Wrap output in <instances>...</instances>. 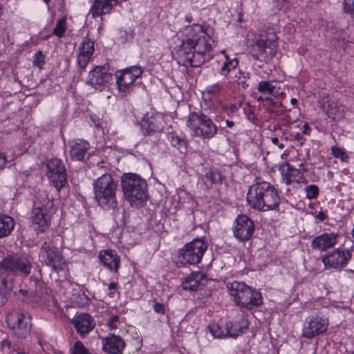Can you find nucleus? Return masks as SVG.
I'll use <instances>...</instances> for the list:
<instances>
[{"mask_svg":"<svg viewBox=\"0 0 354 354\" xmlns=\"http://www.w3.org/2000/svg\"><path fill=\"white\" fill-rule=\"evenodd\" d=\"M47 176L52 185L59 191L67 182L64 165L57 158H53L47 164Z\"/></svg>","mask_w":354,"mask_h":354,"instance_id":"nucleus-11","label":"nucleus"},{"mask_svg":"<svg viewBox=\"0 0 354 354\" xmlns=\"http://www.w3.org/2000/svg\"><path fill=\"white\" fill-rule=\"evenodd\" d=\"M47 5H48L50 0H43Z\"/></svg>","mask_w":354,"mask_h":354,"instance_id":"nucleus-63","label":"nucleus"},{"mask_svg":"<svg viewBox=\"0 0 354 354\" xmlns=\"http://www.w3.org/2000/svg\"><path fill=\"white\" fill-rule=\"evenodd\" d=\"M344 11L349 15L354 14V0H344Z\"/></svg>","mask_w":354,"mask_h":354,"instance_id":"nucleus-42","label":"nucleus"},{"mask_svg":"<svg viewBox=\"0 0 354 354\" xmlns=\"http://www.w3.org/2000/svg\"><path fill=\"white\" fill-rule=\"evenodd\" d=\"M267 100L268 102H270L271 104H274V102L273 100H272V98L268 95H266L265 97H263V96H260L258 97V100L259 101H263V100Z\"/></svg>","mask_w":354,"mask_h":354,"instance_id":"nucleus-49","label":"nucleus"},{"mask_svg":"<svg viewBox=\"0 0 354 354\" xmlns=\"http://www.w3.org/2000/svg\"><path fill=\"white\" fill-rule=\"evenodd\" d=\"M93 51L94 42L88 37H85L80 45V53L77 56V64L81 68H84L86 66L91 60Z\"/></svg>","mask_w":354,"mask_h":354,"instance_id":"nucleus-19","label":"nucleus"},{"mask_svg":"<svg viewBox=\"0 0 354 354\" xmlns=\"http://www.w3.org/2000/svg\"><path fill=\"white\" fill-rule=\"evenodd\" d=\"M65 21L64 19H59L57 22L55 27L53 29V33L58 36L59 37H62L64 32L66 30L65 28Z\"/></svg>","mask_w":354,"mask_h":354,"instance_id":"nucleus-40","label":"nucleus"},{"mask_svg":"<svg viewBox=\"0 0 354 354\" xmlns=\"http://www.w3.org/2000/svg\"><path fill=\"white\" fill-rule=\"evenodd\" d=\"M11 354H24V353H20V352H19L17 351L14 350V351H12Z\"/></svg>","mask_w":354,"mask_h":354,"instance_id":"nucleus-58","label":"nucleus"},{"mask_svg":"<svg viewBox=\"0 0 354 354\" xmlns=\"http://www.w3.org/2000/svg\"><path fill=\"white\" fill-rule=\"evenodd\" d=\"M34 66H37L39 68H42L45 64V55L41 50H38L33 60Z\"/></svg>","mask_w":354,"mask_h":354,"instance_id":"nucleus-38","label":"nucleus"},{"mask_svg":"<svg viewBox=\"0 0 354 354\" xmlns=\"http://www.w3.org/2000/svg\"><path fill=\"white\" fill-rule=\"evenodd\" d=\"M205 281L204 274L201 272H193L184 279L182 287L186 290L196 291L204 286Z\"/></svg>","mask_w":354,"mask_h":354,"instance_id":"nucleus-22","label":"nucleus"},{"mask_svg":"<svg viewBox=\"0 0 354 354\" xmlns=\"http://www.w3.org/2000/svg\"><path fill=\"white\" fill-rule=\"evenodd\" d=\"M32 263L26 256L8 254L0 261V277L10 279L15 276H28L32 270Z\"/></svg>","mask_w":354,"mask_h":354,"instance_id":"nucleus-6","label":"nucleus"},{"mask_svg":"<svg viewBox=\"0 0 354 354\" xmlns=\"http://www.w3.org/2000/svg\"><path fill=\"white\" fill-rule=\"evenodd\" d=\"M19 292L21 293V295H25L26 293V291L24 290H20Z\"/></svg>","mask_w":354,"mask_h":354,"instance_id":"nucleus-61","label":"nucleus"},{"mask_svg":"<svg viewBox=\"0 0 354 354\" xmlns=\"http://www.w3.org/2000/svg\"><path fill=\"white\" fill-rule=\"evenodd\" d=\"M252 57L257 60L268 61L276 54L278 48L277 36L274 30L268 28L256 35L250 44Z\"/></svg>","mask_w":354,"mask_h":354,"instance_id":"nucleus-4","label":"nucleus"},{"mask_svg":"<svg viewBox=\"0 0 354 354\" xmlns=\"http://www.w3.org/2000/svg\"><path fill=\"white\" fill-rule=\"evenodd\" d=\"M227 289L237 305L243 307L244 304H247L246 301H248V296L252 288L243 282L234 281L227 285Z\"/></svg>","mask_w":354,"mask_h":354,"instance_id":"nucleus-16","label":"nucleus"},{"mask_svg":"<svg viewBox=\"0 0 354 354\" xmlns=\"http://www.w3.org/2000/svg\"><path fill=\"white\" fill-rule=\"evenodd\" d=\"M124 196L131 206L142 207L148 198L147 184L136 174H126L121 179Z\"/></svg>","mask_w":354,"mask_h":354,"instance_id":"nucleus-3","label":"nucleus"},{"mask_svg":"<svg viewBox=\"0 0 354 354\" xmlns=\"http://www.w3.org/2000/svg\"><path fill=\"white\" fill-rule=\"evenodd\" d=\"M290 102H291V103H292V104H295L297 103V99H295V98H292V99H291V100H290Z\"/></svg>","mask_w":354,"mask_h":354,"instance_id":"nucleus-59","label":"nucleus"},{"mask_svg":"<svg viewBox=\"0 0 354 354\" xmlns=\"http://www.w3.org/2000/svg\"><path fill=\"white\" fill-rule=\"evenodd\" d=\"M331 151L332 153L335 158H340L342 161H347L348 159V155L341 148L337 147H333L331 148Z\"/></svg>","mask_w":354,"mask_h":354,"instance_id":"nucleus-39","label":"nucleus"},{"mask_svg":"<svg viewBox=\"0 0 354 354\" xmlns=\"http://www.w3.org/2000/svg\"><path fill=\"white\" fill-rule=\"evenodd\" d=\"M326 111L328 117L333 119H341L344 117V106L337 101L328 100Z\"/></svg>","mask_w":354,"mask_h":354,"instance_id":"nucleus-31","label":"nucleus"},{"mask_svg":"<svg viewBox=\"0 0 354 354\" xmlns=\"http://www.w3.org/2000/svg\"><path fill=\"white\" fill-rule=\"evenodd\" d=\"M303 127H304L303 133H305V134L308 133V131L310 129V128H309L308 124L307 123H304Z\"/></svg>","mask_w":354,"mask_h":354,"instance_id":"nucleus-52","label":"nucleus"},{"mask_svg":"<svg viewBox=\"0 0 354 354\" xmlns=\"http://www.w3.org/2000/svg\"><path fill=\"white\" fill-rule=\"evenodd\" d=\"M95 198L104 209L109 210L117 207V185L110 174H105L93 183Z\"/></svg>","mask_w":354,"mask_h":354,"instance_id":"nucleus-5","label":"nucleus"},{"mask_svg":"<svg viewBox=\"0 0 354 354\" xmlns=\"http://www.w3.org/2000/svg\"><path fill=\"white\" fill-rule=\"evenodd\" d=\"M117 288V284L115 283H111L109 285V289L110 290H114Z\"/></svg>","mask_w":354,"mask_h":354,"instance_id":"nucleus-51","label":"nucleus"},{"mask_svg":"<svg viewBox=\"0 0 354 354\" xmlns=\"http://www.w3.org/2000/svg\"><path fill=\"white\" fill-rule=\"evenodd\" d=\"M248 296L247 304H245L243 307L247 309H252L253 307L260 306L263 301L261 294L259 291L251 289L250 294Z\"/></svg>","mask_w":354,"mask_h":354,"instance_id":"nucleus-33","label":"nucleus"},{"mask_svg":"<svg viewBox=\"0 0 354 354\" xmlns=\"http://www.w3.org/2000/svg\"><path fill=\"white\" fill-rule=\"evenodd\" d=\"M284 120L287 122V123H292L294 120H292L288 114H286L285 117H284Z\"/></svg>","mask_w":354,"mask_h":354,"instance_id":"nucleus-53","label":"nucleus"},{"mask_svg":"<svg viewBox=\"0 0 354 354\" xmlns=\"http://www.w3.org/2000/svg\"><path fill=\"white\" fill-rule=\"evenodd\" d=\"M236 110H237V107L235 105L232 106L231 108H230V112L231 113H234Z\"/></svg>","mask_w":354,"mask_h":354,"instance_id":"nucleus-57","label":"nucleus"},{"mask_svg":"<svg viewBox=\"0 0 354 354\" xmlns=\"http://www.w3.org/2000/svg\"><path fill=\"white\" fill-rule=\"evenodd\" d=\"M116 77L118 89L122 92L128 91L129 87L136 80L126 68L120 72V75H116Z\"/></svg>","mask_w":354,"mask_h":354,"instance_id":"nucleus-27","label":"nucleus"},{"mask_svg":"<svg viewBox=\"0 0 354 354\" xmlns=\"http://www.w3.org/2000/svg\"><path fill=\"white\" fill-rule=\"evenodd\" d=\"M271 141L274 145L279 144V138L277 137H274V138H271Z\"/></svg>","mask_w":354,"mask_h":354,"instance_id":"nucleus-55","label":"nucleus"},{"mask_svg":"<svg viewBox=\"0 0 354 354\" xmlns=\"http://www.w3.org/2000/svg\"><path fill=\"white\" fill-rule=\"evenodd\" d=\"M248 327V322L242 316L239 322L225 324V334L227 337L236 338L242 334Z\"/></svg>","mask_w":354,"mask_h":354,"instance_id":"nucleus-24","label":"nucleus"},{"mask_svg":"<svg viewBox=\"0 0 354 354\" xmlns=\"http://www.w3.org/2000/svg\"><path fill=\"white\" fill-rule=\"evenodd\" d=\"M99 259L102 263L110 271L118 272L120 259L114 250H102L99 254Z\"/></svg>","mask_w":354,"mask_h":354,"instance_id":"nucleus-21","label":"nucleus"},{"mask_svg":"<svg viewBox=\"0 0 354 354\" xmlns=\"http://www.w3.org/2000/svg\"><path fill=\"white\" fill-rule=\"evenodd\" d=\"M113 8L111 3L105 1L104 0H94L93 3L90 9V12L93 18L100 15L108 14Z\"/></svg>","mask_w":354,"mask_h":354,"instance_id":"nucleus-26","label":"nucleus"},{"mask_svg":"<svg viewBox=\"0 0 354 354\" xmlns=\"http://www.w3.org/2000/svg\"><path fill=\"white\" fill-rule=\"evenodd\" d=\"M306 197L309 199H313L317 197L319 193V188L315 185H310L306 188Z\"/></svg>","mask_w":354,"mask_h":354,"instance_id":"nucleus-41","label":"nucleus"},{"mask_svg":"<svg viewBox=\"0 0 354 354\" xmlns=\"http://www.w3.org/2000/svg\"><path fill=\"white\" fill-rule=\"evenodd\" d=\"M288 171L291 173L297 171V169H294L292 165H288Z\"/></svg>","mask_w":354,"mask_h":354,"instance_id":"nucleus-56","label":"nucleus"},{"mask_svg":"<svg viewBox=\"0 0 354 354\" xmlns=\"http://www.w3.org/2000/svg\"><path fill=\"white\" fill-rule=\"evenodd\" d=\"M6 323L13 334L19 338L26 337L30 332V317L21 313L14 311L8 313Z\"/></svg>","mask_w":354,"mask_h":354,"instance_id":"nucleus-9","label":"nucleus"},{"mask_svg":"<svg viewBox=\"0 0 354 354\" xmlns=\"http://www.w3.org/2000/svg\"><path fill=\"white\" fill-rule=\"evenodd\" d=\"M39 255L44 260L46 266H50L52 269L58 272L65 267V260L55 248L50 243L45 241L40 249Z\"/></svg>","mask_w":354,"mask_h":354,"instance_id":"nucleus-10","label":"nucleus"},{"mask_svg":"<svg viewBox=\"0 0 354 354\" xmlns=\"http://www.w3.org/2000/svg\"><path fill=\"white\" fill-rule=\"evenodd\" d=\"M7 162L6 156L3 153L0 152V168H3Z\"/></svg>","mask_w":354,"mask_h":354,"instance_id":"nucleus-46","label":"nucleus"},{"mask_svg":"<svg viewBox=\"0 0 354 354\" xmlns=\"http://www.w3.org/2000/svg\"><path fill=\"white\" fill-rule=\"evenodd\" d=\"M185 39L182 41L178 55L183 64L198 67L209 60L214 39L210 36L211 30H205L198 24H193L185 28Z\"/></svg>","mask_w":354,"mask_h":354,"instance_id":"nucleus-1","label":"nucleus"},{"mask_svg":"<svg viewBox=\"0 0 354 354\" xmlns=\"http://www.w3.org/2000/svg\"><path fill=\"white\" fill-rule=\"evenodd\" d=\"M187 125L194 136L211 138L217 133V127L212 120L202 112L189 114Z\"/></svg>","mask_w":354,"mask_h":354,"instance_id":"nucleus-7","label":"nucleus"},{"mask_svg":"<svg viewBox=\"0 0 354 354\" xmlns=\"http://www.w3.org/2000/svg\"><path fill=\"white\" fill-rule=\"evenodd\" d=\"M144 133H151L152 132H160L162 126L158 119L155 117L145 116L141 124Z\"/></svg>","mask_w":354,"mask_h":354,"instance_id":"nucleus-28","label":"nucleus"},{"mask_svg":"<svg viewBox=\"0 0 354 354\" xmlns=\"http://www.w3.org/2000/svg\"><path fill=\"white\" fill-rule=\"evenodd\" d=\"M129 73H131V75H133L135 80H136L138 77H139L142 73V70L140 66H132L131 68H126Z\"/></svg>","mask_w":354,"mask_h":354,"instance_id":"nucleus-43","label":"nucleus"},{"mask_svg":"<svg viewBox=\"0 0 354 354\" xmlns=\"http://www.w3.org/2000/svg\"><path fill=\"white\" fill-rule=\"evenodd\" d=\"M103 350L111 354H118L125 346L124 340L119 336L111 335L103 340Z\"/></svg>","mask_w":354,"mask_h":354,"instance_id":"nucleus-23","label":"nucleus"},{"mask_svg":"<svg viewBox=\"0 0 354 354\" xmlns=\"http://www.w3.org/2000/svg\"><path fill=\"white\" fill-rule=\"evenodd\" d=\"M299 136H300V134H299V133H297V135H296V136H295V137H296V138H298L299 137Z\"/></svg>","mask_w":354,"mask_h":354,"instance_id":"nucleus-64","label":"nucleus"},{"mask_svg":"<svg viewBox=\"0 0 354 354\" xmlns=\"http://www.w3.org/2000/svg\"><path fill=\"white\" fill-rule=\"evenodd\" d=\"M89 149V143L85 140H79L72 146L70 155L73 160H82Z\"/></svg>","mask_w":354,"mask_h":354,"instance_id":"nucleus-25","label":"nucleus"},{"mask_svg":"<svg viewBox=\"0 0 354 354\" xmlns=\"http://www.w3.org/2000/svg\"><path fill=\"white\" fill-rule=\"evenodd\" d=\"M254 231L253 221L245 215L238 216L234 228V236L241 241H245L251 238Z\"/></svg>","mask_w":354,"mask_h":354,"instance_id":"nucleus-15","label":"nucleus"},{"mask_svg":"<svg viewBox=\"0 0 354 354\" xmlns=\"http://www.w3.org/2000/svg\"><path fill=\"white\" fill-rule=\"evenodd\" d=\"M207 245L201 239L187 243L180 251L179 259L183 264L196 265L201 262Z\"/></svg>","mask_w":354,"mask_h":354,"instance_id":"nucleus-8","label":"nucleus"},{"mask_svg":"<svg viewBox=\"0 0 354 354\" xmlns=\"http://www.w3.org/2000/svg\"><path fill=\"white\" fill-rule=\"evenodd\" d=\"M113 80L112 73L106 66H96L88 73L86 84L97 90H104Z\"/></svg>","mask_w":354,"mask_h":354,"instance_id":"nucleus-12","label":"nucleus"},{"mask_svg":"<svg viewBox=\"0 0 354 354\" xmlns=\"http://www.w3.org/2000/svg\"><path fill=\"white\" fill-rule=\"evenodd\" d=\"M186 21H187L188 22H190L191 21V18L189 17H186L185 18Z\"/></svg>","mask_w":354,"mask_h":354,"instance_id":"nucleus-62","label":"nucleus"},{"mask_svg":"<svg viewBox=\"0 0 354 354\" xmlns=\"http://www.w3.org/2000/svg\"><path fill=\"white\" fill-rule=\"evenodd\" d=\"M73 323L77 332L84 337L95 326L93 318L87 313H81L75 316Z\"/></svg>","mask_w":354,"mask_h":354,"instance_id":"nucleus-20","label":"nucleus"},{"mask_svg":"<svg viewBox=\"0 0 354 354\" xmlns=\"http://www.w3.org/2000/svg\"><path fill=\"white\" fill-rule=\"evenodd\" d=\"M221 89V86L218 84H215L211 86H209L206 88V91L209 93L215 94L217 93Z\"/></svg>","mask_w":354,"mask_h":354,"instance_id":"nucleus-45","label":"nucleus"},{"mask_svg":"<svg viewBox=\"0 0 354 354\" xmlns=\"http://www.w3.org/2000/svg\"><path fill=\"white\" fill-rule=\"evenodd\" d=\"M247 201L252 208L261 212L275 209L280 203L277 189L266 181L257 182L249 187Z\"/></svg>","mask_w":354,"mask_h":354,"instance_id":"nucleus-2","label":"nucleus"},{"mask_svg":"<svg viewBox=\"0 0 354 354\" xmlns=\"http://www.w3.org/2000/svg\"><path fill=\"white\" fill-rule=\"evenodd\" d=\"M238 65V60L236 59H234L231 61L226 62L223 63L221 68V74L227 77L230 73L232 69H235V68Z\"/></svg>","mask_w":354,"mask_h":354,"instance_id":"nucleus-37","label":"nucleus"},{"mask_svg":"<svg viewBox=\"0 0 354 354\" xmlns=\"http://www.w3.org/2000/svg\"><path fill=\"white\" fill-rule=\"evenodd\" d=\"M278 146H279V147L281 149H283V148H284V145H283V143H281V144H279H279H278Z\"/></svg>","mask_w":354,"mask_h":354,"instance_id":"nucleus-60","label":"nucleus"},{"mask_svg":"<svg viewBox=\"0 0 354 354\" xmlns=\"http://www.w3.org/2000/svg\"><path fill=\"white\" fill-rule=\"evenodd\" d=\"M276 3V7H277L279 9H281L286 1V0H273Z\"/></svg>","mask_w":354,"mask_h":354,"instance_id":"nucleus-47","label":"nucleus"},{"mask_svg":"<svg viewBox=\"0 0 354 354\" xmlns=\"http://www.w3.org/2000/svg\"><path fill=\"white\" fill-rule=\"evenodd\" d=\"M224 176L222 175L220 171L217 169H211L207 171L203 177H202V180L204 183H207L209 182V185H207V187H209L214 183H221Z\"/></svg>","mask_w":354,"mask_h":354,"instance_id":"nucleus-32","label":"nucleus"},{"mask_svg":"<svg viewBox=\"0 0 354 354\" xmlns=\"http://www.w3.org/2000/svg\"><path fill=\"white\" fill-rule=\"evenodd\" d=\"M1 345H2L3 347H6V346L8 348H10L11 347L12 343L8 339H4L1 342Z\"/></svg>","mask_w":354,"mask_h":354,"instance_id":"nucleus-50","label":"nucleus"},{"mask_svg":"<svg viewBox=\"0 0 354 354\" xmlns=\"http://www.w3.org/2000/svg\"><path fill=\"white\" fill-rule=\"evenodd\" d=\"M32 223L35 225V230L43 232L50 225V215L43 207L34 208L32 212Z\"/></svg>","mask_w":354,"mask_h":354,"instance_id":"nucleus-17","label":"nucleus"},{"mask_svg":"<svg viewBox=\"0 0 354 354\" xmlns=\"http://www.w3.org/2000/svg\"><path fill=\"white\" fill-rule=\"evenodd\" d=\"M351 257L348 250L336 249L328 252L322 258V262L327 268L341 269L345 266Z\"/></svg>","mask_w":354,"mask_h":354,"instance_id":"nucleus-13","label":"nucleus"},{"mask_svg":"<svg viewBox=\"0 0 354 354\" xmlns=\"http://www.w3.org/2000/svg\"><path fill=\"white\" fill-rule=\"evenodd\" d=\"M275 88V86L269 81H261L257 86V90L259 93L269 97L273 95Z\"/></svg>","mask_w":354,"mask_h":354,"instance_id":"nucleus-35","label":"nucleus"},{"mask_svg":"<svg viewBox=\"0 0 354 354\" xmlns=\"http://www.w3.org/2000/svg\"><path fill=\"white\" fill-rule=\"evenodd\" d=\"M15 227L14 219L8 215H0V239L8 236Z\"/></svg>","mask_w":354,"mask_h":354,"instance_id":"nucleus-30","label":"nucleus"},{"mask_svg":"<svg viewBox=\"0 0 354 354\" xmlns=\"http://www.w3.org/2000/svg\"><path fill=\"white\" fill-rule=\"evenodd\" d=\"M316 218L319 221H324L326 218V216L324 212H319L318 214L316 216Z\"/></svg>","mask_w":354,"mask_h":354,"instance_id":"nucleus-48","label":"nucleus"},{"mask_svg":"<svg viewBox=\"0 0 354 354\" xmlns=\"http://www.w3.org/2000/svg\"><path fill=\"white\" fill-rule=\"evenodd\" d=\"M226 124L228 127H232L234 125V123L233 121L231 120H226Z\"/></svg>","mask_w":354,"mask_h":354,"instance_id":"nucleus-54","label":"nucleus"},{"mask_svg":"<svg viewBox=\"0 0 354 354\" xmlns=\"http://www.w3.org/2000/svg\"><path fill=\"white\" fill-rule=\"evenodd\" d=\"M209 329L210 333L214 337H227V334H225V328L223 329L221 326L217 323L213 322L209 324Z\"/></svg>","mask_w":354,"mask_h":354,"instance_id":"nucleus-36","label":"nucleus"},{"mask_svg":"<svg viewBox=\"0 0 354 354\" xmlns=\"http://www.w3.org/2000/svg\"><path fill=\"white\" fill-rule=\"evenodd\" d=\"M0 306H3L8 299L13 288V282L10 279L0 277Z\"/></svg>","mask_w":354,"mask_h":354,"instance_id":"nucleus-29","label":"nucleus"},{"mask_svg":"<svg viewBox=\"0 0 354 354\" xmlns=\"http://www.w3.org/2000/svg\"><path fill=\"white\" fill-rule=\"evenodd\" d=\"M328 326L327 319L319 316L309 317L303 328L302 336L311 339L325 333Z\"/></svg>","mask_w":354,"mask_h":354,"instance_id":"nucleus-14","label":"nucleus"},{"mask_svg":"<svg viewBox=\"0 0 354 354\" xmlns=\"http://www.w3.org/2000/svg\"><path fill=\"white\" fill-rule=\"evenodd\" d=\"M168 139L173 147L177 148L181 153H185L187 143L184 140L174 133L169 134Z\"/></svg>","mask_w":354,"mask_h":354,"instance_id":"nucleus-34","label":"nucleus"},{"mask_svg":"<svg viewBox=\"0 0 354 354\" xmlns=\"http://www.w3.org/2000/svg\"><path fill=\"white\" fill-rule=\"evenodd\" d=\"M153 310L156 313L164 315L165 313V306L162 303L154 301Z\"/></svg>","mask_w":354,"mask_h":354,"instance_id":"nucleus-44","label":"nucleus"},{"mask_svg":"<svg viewBox=\"0 0 354 354\" xmlns=\"http://www.w3.org/2000/svg\"><path fill=\"white\" fill-rule=\"evenodd\" d=\"M337 237L338 235L335 233H324L312 241L311 247L313 249L325 251L336 244Z\"/></svg>","mask_w":354,"mask_h":354,"instance_id":"nucleus-18","label":"nucleus"}]
</instances>
